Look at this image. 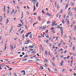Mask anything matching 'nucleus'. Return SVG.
Instances as JSON below:
<instances>
[{"label": "nucleus", "mask_w": 76, "mask_h": 76, "mask_svg": "<svg viewBox=\"0 0 76 76\" xmlns=\"http://www.w3.org/2000/svg\"><path fill=\"white\" fill-rule=\"evenodd\" d=\"M34 22V19L32 18H31L30 20V23L31 24H32V23H33Z\"/></svg>", "instance_id": "1"}, {"label": "nucleus", "mask_w": 76, "mask_h": 76, "mask_svg": "<svg viewBox=\"0 0 76 76\" xmlns=\"http://www.w3.org/2000/svg\"><path fill=\"white\" fill-rule=\"evenodd\" d=\"M38 19L39 21H41V16H39L38 17Z\"/></svg>", "instance_id": "2"}, {"label": "nucleus", "mask_w": 76, "mask_h": 76, "mask_svg": "<svg viewBox=\"0 0 76 76\" xmlns=\"http://www.w3.org/2000/svg\"><path fill=\"white\" fill-rule=\"evenodd\" d=\"M10 47H11V49H10L11 51H12V50H13V47L12 46H10Z\"/></svg>", "instance_id": "3"}, {"label": "nucleus", "mask_w": 76, "mask_h": 76, "mask_svg": "<svg viewBox=\"0 0 76 76\" xmlns=\"http://www.w3.org/2000/svg\"><path fill=\"white\" fill-rule=\"evenodd\" d=\"M27 71L29 73H30L31 72V69H27Z\"/></svg>", "instance_id": "4"}, {"label": "nucleus", "mask_w": 76, "mask_h": 76, "mask_svg": "<svg viewBox=\"0 0 76 76\" xmlns=\"http://www.w3.org/2000/svg\"><path fill=\"white\" fill-rule=\"evenodd\" d=\"M45 37L46 38H49L50 37L48 36V34H46Z\"/></svg>", "instance_id": "5"}, {"label": "nucleus", "mask_w": 76, "mask_h": 76, "mask_svg": "<svg viewBox=\"0 0 76 76\" xmlns=\"http://www.w3.org/2000/svg\"><path fill=\"white\" fill-rule=\"evenodd\" d=\"M4 12H5L6 10V6H5V5L4 6Z\"/></svg>", "instance_id": "6"}, {"label": "nucleus", "mask_w": 76, "mask_h": 76, "mask_svg": "<svg viewBox=\"0 0 76 76\" xmlns=\"http://www.w3.org/2000/svg\"><path fill=\"white\" fill-rule=\"evenodd\" d=\"M45 54L46 56H47V50L45 51Z\"/></svg>", "instance_id": "7"}, {"label": "nucleus", "mask_w": 76, "mask_h": 76, "mask_svg": "<svg viewBox=\"0 0 76 76\" xmlns=\"http://www.w3.org/2000/svg\"><path fill=\"white\" fill-rule=\"evenodd\" d=\"M7 21L6 22V24H7L9 23V19H7Z\"/></svg>", "instance_id": "8"}, {"label": "nucleus", "mask_w": 76, "mask_h": 76, "mask_svg": "<svg viewBox=\"0 0 76 76\" xmlns=\"http://www.w3.org/2000/svg\"><path fill=\"white\" fill-rule=\"evenodd\" d=\"M36 7H38V2H37V3L36 4Z\"/></svg>", "instance_id": "9"}, {"label": "nucleus", "mask_w": 76, "mask_h": 76, "mask_svg": "<svg viewBox=\"0 0 76 76\" xmlns=\"http://www.w3.org/2000/svg\"><path fill=\"white\" fill-rule=\"evenodd\" d=\"M25 44H26V45L28 44H29V42L27 41L25 42Z\"/></svg>", "instance_id": "10"}, {"label": "nucleus", "mask_w": 76, "mask_h": 76, "mask_svg": "<svg viewBox=\"0 0 76 76\" xmlns=\"http://www.w3.org/2000/svg\"><path fill=\"white\" fill-rule=\"evenodd\" d=\"M16 43H15L14 45V48H16Z\"/></svg>", "instance_id": "11"}, {"label": "nucleus", "mask_w": 76, "mask_h": 76, "mask_svg": "<svg viewBox=\"0 0 76 76\" xmlns=\"http://www.w3.org/2000/svg\"><path fill=\"white\" fill-rule=\"evenodd\" d=\"M52 32L53 34H54V33H55V31L54 30H52Z\"/></svg>", "instance_id": "12"}, {"label": "nucleus", "mask_w": 76, "mask_h": 76, "mask_svg": "<svg viewBox=\"0 0 76 76\" xmlns=\"http://www.w3.org/2000/svg\"><path fill=\"white\" fill-rule=\"evenodd\" d=\"M28 47H29V48H33L34 46H28Z\"/></svg>", "instance_id": "13"}, {"label": "nucleus", "mask_w": 76, "mask_h": 76, "mask_svg": "<svg viewBox=\"0 0 76 76\" xmlns=\"http://www.w3.org/2000/svg\"><path fill=\"white\" fill-rule=\"evenodd\" d=\"M52 64L53 65V66L54 67H55V66H56L54 64H53V62H52Z\"/></svg>", "instance_id": "14"}, {"label": "nucleus", "mask_w": 76, "mask_h": 76, "mask_svg": "<svg viewBox=\"0 0 76 76\" xmlns=\"http://www.w3.org/2000/svg\"><path fill=\"white\" fill-rule=\"evenodd\" d=\"M22 49V51H24V50H25L24 49V46L23 47Z\"/></svg>", "instance_id": "15"}, {"label": "nucleus", "mask_w": 76, "mask_h": 76, "mask_svg": "<svg viewBox=\"0 0 76 76\" xmlns=\"http://www.w3.org/2000/svg\"><path fill=\"white\" fill-rule=\"evenodd\" d=\"M5 49L6 48H7V44L6 43H5Z\"/></svg>", "instance_id": "16"}, {"label": "nucleus", "mask_w": 76, "mask_h": 76, "mask_svg": "<svg viewBox=\"0 0 76 76\" xmlns=\"http://www.w3.org/2000/svg\"><path fill=\"white\" fill-rule=\"evenodd\" d=\"M60 30L61 31V32H63V29L62 28H61L60 29Z\"/></svg>", "instance_id": "17"}, {"label": "nucleus", "mask_w": 76, "mask_h": 76, "mask_svg": "<svg viewBox=\"0 0 76 76\" xmlns=\"http://www.w3.org/2000/svg\"><path fill=\"white\" fill-rule=\"evenodd\" d=\"M48 15V16H51V15L50 14H49V13H48L47 14Z\"/></svg>", "instance_id": "18"}, {"label": "nucleus", "mask_w": 76, "mask_h": 76, "mask_svg": "<svg viewBox=\"0 0 76 76\" xmlns=\"http://www.w3.org/2000/svg\"><path fill=\"white\" fill-rule=\"evenodd\" d=\"M19 26H18V28H19V27H20V26H22V24H19Z\"/></svg>", "instance_id": "19"}, {"label": "nucleus", "mask_w": 76, "mask_h": 76, "mask_svg": "<svg viewBox=\"0 0 76 76\" xmlns=\"http://www.w3.org/2000/svg\"><path fill=\"white\" fill-rule=\"evenodd\" d=\"M68 7V4H67L66 5V6L65 7V9H67V7Z\"/></svg>", "instance_id": "20"}, {"label": "nucleus", "mask_w": 76, "mask_h": 76, "mask_svg": "<svg viewBox=\"0 0 76 76\" xmlns=\"http://www.w3.org/2000/svg\"><path fill=\"white\" fill-rule=\"evenodd\" d=\"M25 31L24 30H23L22 31L20 32V34H22V33L23 32Z\"/></svg>", "instance_id": "21"}, {"label": "nucleus", "mask_w": 76, "mask_h": 76, "mask_svg": "<svg viewBox=\"0 0 76 76\" xmlns=\"http://www.w3.org/2000/svg\"><path fill=\"white\" fill-rule=\"evenodd\" d=\"M32 34H30V37L31 38H32Z\"/></svg>", "instance_id": "22"}, {"label": "nucleus", "mask_w": 76, "mask_h": 76, "mask_svg": "<svg viewBox=\"0 0 76 76\" xmlns=\"http://www.w3.org/2000/svg\"><path fill=\"white\" fill-rule=\"evenodd\" d=\"M61 45V42L58 45V47H60V45Z\"/></svg>", "instance_id": "23"}, {"label": "nucleus", "mask_w": 76, "mask_h": 76, "mask_svg": "<svg viewBox=\"0 0 76 76\" xmlns=\"http://www.w3.org/2000/svg\"><path fill=\"white\" fill-rule=\"evenodd\" d=\"M12 29H13V28H11V29H10V30L9 31V32L10 33L11 32V31H12Z\"/></svg>", "instance_id": "24"}, {"label": "nucleus", "mask_w": 76, "mask_h": 76, "mask_svg": "<svg viewBox=\"0 0 76 76\" xmlns=\"http://www.w3.org/2000/svg\"><path fill=\"white\" fill-rule=\"evenodd\" d=\"M45 28H47V27H45V26H43V27L42 28V29H45Z\"/></svg>", "instance_id": "25"}, {"label": "nucleus", "mask_w": 76, "mask_h": 76, "mask_svg": "<svg viewBox=\"0 0 76 76\" xmlns=\"http://www.w3.org/2000/svg\"><path fill=\"white\" fill-rule=\"evenodd\" d=\"M63 9L61 10L60 11V13H62V12H63Z\"/></svg>", "instance_id": "26"}, {"label": "nucleus", "mask_w": 76, "mask_h": 76, "mask_svg": "<svg viewBox=\"0 0 76 76\" xmlns=\"http://www.w3.org/2000/svg\"><path fill=\"white\" fill-rule=\"evenodd\" d=\"M24 37H25V35L23 34V38L22 39H23V38H24Z\"/></svg>", "instance_id": "27"}, {"label": "nucleus", "mask_w": 76, "mask_h": 76, "mask_svg": "<svg viewBox=\"0 0 76 76\" xmlns=\"http://www.w3.org/2000/svg\"><path fill=\"white\" fill-rule=\"evenodd\" d=\"M55 25V23L53 22V24H52V26H53V25Z\"/></svg>", "instance_id": "28"}, {"label": "nucleus", "mask_w": 76, "mask_h": 76, "mask_svg": "<svg viewBox=\"0 0 76 76\" xmlns=\"http://www.w3.org/2000/svg\"><path fill=\"white\" fill-rule=\"evenodd\" d=\"M55 6H57V2L56 1H55Z\"/></svg>", "instance_id": "29"}, {"label": "nucleus", "mask_w": 76, "mask_h": 76, "mask_svg": "<svg viewBox=\"0 0 76 76\" xmlns=\"http://www.w3.org/2000/svg\"><path fill=\"white\" fill-rule=\"evenodd\" d=\"M33 60H29V61H28V62H31V61H33Z\"/></svg>", "instance_id": "30"}, {"label": "nucleus", "mask_w": 76, "mask_h": 76, "mask_svg": "<svg viewBox=\"0 0 76 76\" xmlns=\"http://www.w3.org/2000/svg\"><path fill=\"white\" fill-rule=\"evenodd\" d=\"M60 64L61 66H63V64L62 62H60Z\"/></svg>", "instance_id": "31"}, {"label": "nucleus", "mask_w": 76, "mask_h": 76, "mask_svg": "<svg viewBox=\"0 0 76 76\" xmlns=\"http://www.w3.org/2000/svg\"><path fill=\"white\" fill-rule=\"evenodd\" d=\"M67 25H69V21L67 20Z\"/></svg>", "instance_id": "32"}, {"label": "nucleus", "mask_w": 76, "mask_h": 76, "mask_svg": "<svg viewBox=\"0 0 76 76\" xmlns=\"http://www.w3.org/2000/svg\"><path fill=\"white\" fill-rule=\"evenodd\" d=\"M35 5H34V11H35Z\"/></svg>", "instance_id": "33"}, {"label": "nucleus", "mask_w": 76, "mask_h": 76, "mask_svg": "<svg viewBox=\"0 0 76 76\" xmlns=\"http://www.w3.org/2000/svg\"><path fill=\"white\" fill-rule=\"evenodd\" d=\"M63 31H62V32H61V36L62 37V36H63Z\"/></svg>", "instance_id": "34"}, {"label": "nucleus", "mask_w": 76, "mask_h": 76, "mask_svg": "<svg viewBox=\"0 0 76 76\" xmlns=\"http://www.w3.org/2000/svg\"><path fill=\"white\" fill-rule=\"evenodd\" d=\"M13 3L14 4H15L16 3L15 2V0H13Z\"/></svg>", "instance_id": "35"}, {"label": "nucleus", "mask_w": 76, "mask_h": 76, "mask_svg": "<svg viewBox=\"0 0 76 76\" xmlns=\"http://www.w3.org/2000/svg\"><path fill=\"white\" fill-rule=\"evenodd\" d=\"M62 22L63 23H64V21L63 20H62Z\"/></svg>", "instance_id": "36"}, {"label": "nucleus", "mask_w": 76, "mask_h": 76, "mask_svg": "<svg viewBox=\"0 0 76 76\" xmlns=\"http://www.w3.org/2000/svg\"><path fill=\"white\" fill-rule=\"evenodd\" d=\"M14 12H15V10L13 9L12 10L11 12H12V13H14Z\"/></svg>", "instance_id": "37"}, {"label": "nucleus", "mask_w": 76, "mask_h": 76, "mask_svg": "<svg viewBox=\"0 0 76 76\" xmlns=\"http://www.w3.org/2000/svg\"><path fill=\"white\" fill-rule=\"evenodd\" d=\"M13 75H14V76H17V74H16V73H14Z\"/></svg>", "instance_id": "38"}, {"label": "nucleus", "mask_w": 76, "mask_h": 76, "mask_svg": "<svg viewBox=\"0 0 76 76\" xmlns=\"http://www.w3.org/2000/svg\"><path fill=\"white\" fill-rule=\"evenodd\" d=\"M50 23V22H49V21H48L47 22V24H48V23Z\"/></svg>", "instance_id": "39"}, {"label": "nucleus", "mask_w": 76, "mask_h": 76, "mask_svg": "<svg viewBox=\"0 0 76 76\" xmlns=\"http://www.w3.org/2000/svg\"><path fill=\"white\" fill-rule=\"evenodd\" d=\"M58 15H59V13L56 16V18L58 17Z\"/></svg>", "instance_id": "40"}, {"label": "nucleus", "mask_w": 76, "mask_h": 76, "mask_svg": "<svg viewBox=\"0 0 76 76\" xmlns=\"http://www.w3.org/2000/svg\"><path fill=\"white\" fill-rule=\"evenodd\" d=\"M21 31V28H20L19 30L18 31L19 32H20Z\"/></svg>", "instance_id": "41"}, {"label": "nucleus", "mask_w": 76, "mask_h": 76, "mask_svg": "<svg viewBox=\"0 0 76 76\" xmlns=\"http://www.w3.org/2000/svg\"><path fill=\"white\" fill-rule=\"evenodd\" d=\"M36 52V51H33L32 52H31V54H32V53H35Z\"/></svg>", "instance_id": "42"}, {"label": "nucleus", "mask_w": 76, "mask_h": 76, "mask_svg": "<svg viewBox=\"0 0 76 76\" xmlns=\"http://www.w3.org/2000/svg\"><path fill=\"white\" fill-rule=\"evenodd\" d=\"M40 68H41V69H43V67L41 66H40Z\"/></svg>", "instance_id": "43"}, {"label": "nucleus", "mask_w": 76, "mask_h": 76, "mask_svg": "<svg viewBox=\"0 0 76 76\" xmlns=\"http://www.w3.org/2000/svg\"><path fill=\"white\" fill-rule=\"evenodd\" d=\"M21 16H23V11H22V13H21Z\"/></svg>", "instance_id": "44"}, {"label": "nucleus", "mask_w": 76, "mask_h": 76, "mask_svg": "<svg viewBox=\"0 0 76 76\" xmlns=\"http://www.w3.org/2000/svg\"><path fill=\"white\" fill-rule=\"evenodd\" d=\"M62 72H64L65 71V70H64V69H63L62 70Z\"/></svg>", "instance_id": "45"}, {"label": "nucleus", "mask_w": 76, "mask_h": 76, "mask_svg": "<svg viewBox=\"0 0 76 76\" xmlns=\"http://www.w3.org/2000/svg\"><path fill=\"white\" fill-rule=\"evenodd\" d=\"M28 55H26V56H24V57H25V58H26V57H28Z\"/></svg>", "instance_id": "46"}, {"label": "nucleus", "mask_w": 76, "mask_h": 76, "mask_svg": "<svg viewBox=\"0 0 76 76\" xmlns=\"http://www.w3.org/2000/svg\"><path fill=\"white\" fill-rule=\"evenodd\" d=\"M70 2V1L69 0L67 3V4H69V2Z\"/></svg>", "instance_id": "47"}, {"label": "nucleus", "mask_w": 76, "mask_h": 76, "mask_svg": "<svg viewBox=\"0 0 76 76\" xmlns=\"http://www.w3.org/2000/svg\"><path fill=\"white\" fill-rule=\"evenodd\" d=\"M25 60H27V59H24L23 60V61H25Z\"/></svg>", "instance_id": "48"}, {"label": "nucleus", "mask_w": 76, "mask_h": 76, "mask_svg": "<svg viewBox=\"0 0 76 76\" xmlns=\"http://www.w3.org/2000/svg\"><path fill=\"white\" fill-rule=\"evenodd\" d=\"M34 3H35L37 2V0H34Z\"/></svg>", "instance_id": "49"}, {"label": "nucleus", "mask_w": 76, "mask_h": 76, "mask_svg": "<svg viewBox=\"0 0 76 76\" xmlns=\"http://www.w3.org/2000/svg\"><path fill=\"white\" fill-rule=\"evenodd\" d=\"M42 28V26H41L40 27V28H39V29H41Z\"/></svg>", "instance_id": "50"}, {"label": "nucleus", "mask_w": 76, "mask_h": 76, "mask_svg": "<svg viewBox=\"0 0 76 76\" xmlns=\"http://www.w3.org/2000/svg\"><path fill=\"white\" fill-rule=\"evenodd\" d=\"M5 65H6V64H2V66H5Z\"/></svg>", "instance_id": "51"}, {"label": "nucleus", "mask_w": 76, "mask_h": 76, "mask_svg": "<svg viewBox=\"0 0 76 76\" xmlns=\"http://www.w3.org/2000/svg\"><path fill=\"white\" fill-rule=\"evenodd\" d=\"M36 61H39V59H37L36 60Z\"/></svg>", "instance_id": "52"}, {"label": "nucleus", "mask_w": 76, "mask_h": 76, "mask_svg": "<svg viewBox=\"0 0 76 76\" xmlns=\"http://www.w3.org/2000/svg\"><path fill=\"white\" fill-rule=\"evenodd\" d=\"M42 13H44V14H45V12H44V11L43 10L42 11Z\"/></svg>", "instance_id": "53"}, {"label": "nucleus", "mask_w": 76, "mask_h": 76, "mask_svg": "<svg viewBox=\"0 0 76 76\" xmlns=\"http://www.w3.org/2000/svg\"><path fill=\"white\" fill-rule=\"evenodd\" d=\"M30 50H31V51H33V49H29Z\"/></svg>", "instance_id": "54"}, {"label": "nucleus", "mask_w": 76, "mask_h": 76, "mask_svg": "<svg viewBox=\"0 0 76 76\" xmlns=\"http://www.w3.org/2000/svg\"><path fill=\"white\" fill-rule=\"evenodd\" d=\"M67 53V50H66L64 51V53L65 54V53Z\"/></svg>", "instance_id": "55"}, {"label": "nucleus", "mask_w": 76, "mask_h": 76, "mask_svg": "<svg viewBox=\"0 0 76 76\" xmlns=\"http://www.w3.org/2000/svg\"><path fill=\"white\" fill-rule=\"evenodd\" d=\"M8 11L7 12V14H9V10H8Z\"/></svg>", "instance_id": "56"}, {"label": "nucleus", "mask_w": 76, "mask_h": 76, "mask_svg": "<svg viewBox=\"0 0 76 76\" xmlns=\"http://www.w3.org/2000/svg\"><path fill=\"white\" fill-rule=\"evenodd\" d=\"M59 7V5H57V9H58L59 7Z\"/></svg>", "instance_id": "57"}, {"label": "nucleus", "mask_w": 76, "mask_h": 76, "mask_svg": "<svg viewBox=\"0 0 76 76\" xmlns=\"http://www.w3.org/2000/svg\"><path fill=\"white\" fill-rule=\"evenodd\" d=\"M52 59H53V60H55V58H54V57H53L52 58Z\"/></svg>", "instance_id": "58"}, {"label": "nucleus", "mask_w": 76, "mask_h": 76, "mask_svg": "<svg viewBox=\"0 0 76 76\" xmlns=\"http://www.w3.org/2000/svg\"><path fill=\"white\" fill-rule=\"evenodd\" d=\"M72 12H71V14H70V16H72Z\"/></svg>", "instance_id": "59"}, {"label": "nucleus", "mask_w": 76, "mask_h": 76, "mask_svg": "<svg viewBox=\"0 0 76 76\" xmlns=\"http://www.w3.org/2000/svg\"><path fill=\"white\" fill-rule=\"evenodd\" d=\"M48 30H47L46 31V33L47 34L48 33Z\"/></svg>", "instance_id": "60"}, {"label": "nucleus", "mask_w": 76, "mask_h": 76, "mask_svg": "<svg viewBox=\"0 0 76 76\" xmlns=\"http://www.w3.org/2000/svg\"><path fill=\"white\" fill-rule=\"evenodd\" d=\"M55 72H57V69H55Z\"/></svg>", "instance_id": "61"}, {"label": "nucleus", "mask_w": 76, "mask_h": 76, "mask_svg": "<svg viewBox=\"0 0 76 76\" xmlns=\"http://www.w3.org/2000/svg\"><path fill=\"white\" fill-rule=\"evenodd\" d=\"M13 12H11L10 13V15H12L13 14Z\"/></svg>", "instance_id": "62"}, {"label": "nucleus", "mask_w": 76, "mask_h": 76, "mask_svg": "<svg viewBox=\"0 0 76 76\" xmlns=\"http://www.w3.org/2000/svg\"><path fill=\"white\" fill-rule=\"evenodd\" d=\"M73 51H74V50H75V47H73Z\"/></svg>", "instance_id": "63"}, {"label": "nucleus", "mask_w": 76, "mask_h": 76, "mask_svg": "<svg viewBox=\"0 0 76 76\" xmlns=\"http://www.w3.org/2000/svg\"><path fill=\"white\" fill-rule=\"evenodd\" d=\"M74 75H75V76H76V74L75 73H74Z\"/></svg>", "instance_id": "64"}]
</instances>
